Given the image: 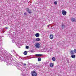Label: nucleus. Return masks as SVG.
I'll return each mask as SVG.
<instances>
[{
	"label": "nucleus",
	"mask_w": 76,
	"mask_h": 76,
	"mask_svg": "<svg viewBox=\"0 0 76 76\" xmlns=\"http://www.w3.org/2000/svg\"><path fill=\"white\" fill-rule=\"evenodd\" d=\"M31 75L32 76H37V72L34 71H32L31 72Z\"/></svg>",
	"instance_id": "obj_1"
},
{
	"label": "nucleus",
	"mask_w": 76,
	"mask_h": 76,
	"mask_svg": "<svg viewBox=\"0 0 76 76\" xmlns=\"http://www.w3.org/2000/svg\"><path fill=\"white\" fill-rule=\"evenodd\" d=\"M35 46L37 48H39L41 47V45L39 43H36Z\"/></svg>",
	"instance_id": "obj_2"
},
{
	"label": "nucleus",
	"mask_w": 76,
	"mask_h": 76,
	"mask_svg": "<svg viewBox=\"0 0 76 76\" xmlns=\"http://www.w3.org/2000/svg\"><path fill=\"white\" fill-rule=\"evenodd\" d=\"M62 15H63L65 16L67 14V12L65 10H63L62 12Z\"/></svg>",
	"instance_id": "obj_3"
},
{
	"label": "nucleus",
	"mask_w": 76,
	"mask_h": 76,
	"mask_svg": "<svg viewBox=\"0 0 76 76\" xmlns=\"http://www.w3.org/2000/svg\"><path fill=\"white\" fill-rule=\"evenodd\" d=\"M27 10L28 11V12L29 13H32L31 10H29V8H27Z\"/></svg>",
	"instance_id": "obj_4"
},
{
	"label": "nucleus",
	"mask_w": 76,
	"mask_h": 76,
	"mask_svg": "<svg viewBox=\"0 0 76 76\" xmlns=\"http://www.w3.org/2000/svg\"><path fill=\"white\" fill-rule=\"evenodd\" d=\"M70 54H71L73 55L75 54V53L74 52V50H71L70 52Z\"/></svg>",
	"instance_id": "obj_5"
},
{
	"label": "nucleus",
	"mask_w": 76,
	"mask_h": 76,
	"mask_svg": "<svg viewBox=\"0 0 76 76\" xmlns=\"http://www.w3.org/2000/svg\"><path fill=\"white\" fill-rule=\"evenodd\" d=\"M54 37V36H53V35L50 34V39H53Z\"/></svg>",
	"instance_id": "obj_6"
},
{
	"label": "nucleus",
	"mask_w": 76,
	"mask_h": 76,
	"mask_svg": "<svg viewBox=\"0 0 76 76\" xmlns=\"http://www.w3.org/2000/svg\"><path fill=\"white\" fill-rule=\"evenodd\" d=\"M36 37H39V34L38 33L36 34L35 35Z\"/></svg>",
	"instance_id": "obj_7"
},
{
	"label": "nucleus",
	"mask_w": 76,
	"mask_h": 76,
	"mask_svg": "<svg viewBox=\"0 0 76 76\" xmlns=\"http://www.w3.org/2000/svg\"><path fill=\"white\" fill-rule=\"evenodd\" d=\"M71 21L73 22H75V19L73 18H71Z\"/></svg>",
	"instance_id": "obj_8"
},
{
	"label": "nucleus",
	"mask_w": 76,
	"mask_h": 76,
	"mask_svg": "<svg viewBox=\"0 0 76 76\" xmlns=\"http://www.w3.org/2000/svg\"><path fill=\"white\" fill-rule=\"evenodd\" d=\"M54 66V64L53 63H51L50 64V67H53Z\"/></svg>",
	"instance_id": "obj_9"
},
{
	"label": "nucleus",
	"mask_w": 76,
	"mask_h": 76,
	"mask_svg": "<svg viewBox=\"0 0 76 76\" xmlns=\"http://www.w3.org/2000/svg\"><path fill=\"white\" fill-rule=\"evenodd\" d=\"M36 56H37V57H39V56H42V54H36L35 55Z\"/></svg>",
	"instance_id": "obj_10"
},
{
	"label": "nucleus",
	"mask_w": 76,
	"mask_h": 76,
	"mask_svg": "<svg viewBox=\"0 0 76 76\" xmlns=\"http://www.w3.org/2000/svg\"><path fill=\"white\" fill-rule=\"evenodd\" d=\"M23 54L24 55H27L28 54V52L26 51H25L24 52Z\"/></svg>",
	"instance_id": "obj_11"
},
{
	"label": "nucleus",
	"mask_w": 76,
	"mask_h": 76,
	"mask_svg": "<svg viewBox=\"0 0 76 76\" xmlns=\"http://www.w3.org/2000/svg\"><path fill=\"white\" fill-rule=\"evenodd\" d=\"M71 57L72 58H74L75 57V55L73 54L72 55Z\"/></svg>",
	"instance_id": "obj_12"
},
{
	"label": "nucleus",
	"mask_w": 76,
	"mask_h": 76,
	"mask_svg": "<svg viewBox=\"0 0 76 76\" xmlns=\"http://www.w3.org/2000/svg\"><path fill=\"white\" fill-rule=\"evenodd\" d=\"M52 60L53 61H54L56 60V58L54 57H53L52 58Z\"/></svg>",
	"instance_id": "obj_13"
},
{
	"label": "nucleus",
	"mask_w": 76,
	"mask_h": 76,
	"mask_svg": "<svg viewBox=\"0 0 76 76\" xmlns=\"http://www.w3.org/2000/svg\"><path fill=\"white\" fill-rule=\"evenodd\" d=\"M36 40L37 41H39L40 39L39 38H37L36 39Z\"/></svg>",
	"instance_id": "obj_14"
},
{
	"label": "nucleus",
	"mask_w": 76,
	"mask_h": 76,
	"mask_svg": "<svg viewBox=\"0 0 76 76\" xmlns=\"http://www.w3.org/2000/svg\"><path fill=\"white\" fill-rule=\"evenodd\" d=\"M54 4H55V5H57V2L55 1L54 2Z\"/></svg>",
	"instance_id": "obj_15"
},
{
	"label": "nucleus",
	"mask_w": 76,
	"mask_h": 76,
	"mask_svg": "<svg viewBox=\"0 0 76 76\" xmlns=\"http://www.w3.org/2000/svg\"><path fill=\"white\" fill-rule=\"evenodd\" d=\"M62 29H63L65 28V26L62 25L61 26Z\"/></svg>",
	"instance_id": "obj_16"
},
{
	"label": "nucleus",
	"mask_w": 76,
	"mask_h": 76,
	"mask_svg": "<svg viewBox=\"0 0 76 76\" xmlns=\"http://www.w3.org/2000/svg\"><path fill=\"white\" fill-rule=\"evenodd\" d=\"M38 61H41V58H39L38 59Z\"/></svg>",
	"instance_id": "obj_17"
},
{
	"label": "nucleus",
	"mask_w": 76,
	"mask_h": 76,
	"mask_svg": "<svg viewBox=\"0 0 76 76\" xmlns=\"http://www.w3.org/2000/svg\"><path fill=\"white\" fill-rule=\"evenodd\" d=\"M26 49H28V48H29V46H26Z\"/></svg>",
	"instance_id": "obj_18"
},
{
	"label": "nucleus",
	"mask_w": 76,
	"mask_h": 76,
	"mask_svg": "<svg viewBox=\"0 0 76 76\" xmlns=\"http://www.w3.org/2000/svg\"><path fill=\"white\" fill-rule=\"evenodd\" d=\"M74 52H75V53H76V49H74Z\"/></svg>",
	"instance_id": "obj_19"
},
{
	"label": "nucleus",
	"mask_w": 76,
	"mask_h": 76,
	"mask_svg": "<svg viewBox=\"0 0 76 76\" xmlns=\"http://www.w3.org/2000/svg\"><path fill=\"white\" fill-rule=\"evenodd\" d=\"M27 15L26 13L25 12L24 13V16H26Z\"/></svg>",
	"instance_id": "obj_20"
},
{
	"label": "nucleus",
	"mask_w": 76,
	"mask_h": 76,
	"mask_svg": "<svg viewBox=\"0 0 76 76\" xmlns=\"http://www.w3.org/2000/svg\"><path fill=\"white\" fill-rule=\"evenodd\" d=\"M23 64V66H26L27 64Z\"/></svg>",
	"instance_id": "obj_21"
},
{
	"label": "nucleus",
	"mask_w": 76,
	"mask_h": 76,
	"mask_svg": "<svg viewBox=\"0 0 76 76\" xmlns=\"http://www.w3.org/2000/svg\"><path fill=\"white\" fill-rule=\"evenodd\" d=\"M5 28H6V29H8V28H8V27H5Z\"/></svg>",
	"instance_id": "obj_22"
},
{
	"label": "nucleus",
	"mask_w": 76,
	"mask_h": 76,
	"mask_svg": "<svg viewBox=\"0 0 76 76\" xmlns=\"http://www.w3.org/2000/svg\"><path fill=\"white\" fill-rule=\"evenodd\" d=\"M31 53H34V51L32 50H31Z\"/></svg>",
	"instance_id": "obj_23"
},
{
	"label": "nucleus",
	"mask_w": 76,
	"mask_h": 76,
	"mask_svg": "<svg viewBox=\"0 0 76 76\" xmlns=\"http://www.w3.org/2000/svg\"><path fill=\"white\" fill-rule=\"evenodd\" d=\"M49 26H50V25H48L47 26V27H49Z\"/></svg>",
	"instance_id": "obj_24"
}]
</instances>
